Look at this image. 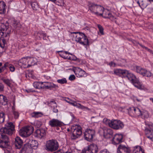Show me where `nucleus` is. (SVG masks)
Wrapping results in <instances>:
<instances>
[{"label":"nucleus","instance_id":"nucleus-24","mask_svg":"<svg viewBox=\"0 0 153 153\" xmlns=\"http://www.w3.org/2000/svg\"><path fill=\"white\" fill-rule=\"evenodd\" d=\"M15 143L16 148L20 149L23 144V141L20 137H17L15 138Z\"/></svg>","mask_w":153,"mask_h":153},{"label":"nucleus","instance_id":"nucleus-47","mask_svg":"<svg viewBox=\"0 0 153 153\" xmlns=\"http://www.w3.org/2000/svg\"><path fill=\"white\" fill-rule=\"evenodd\" d=\"M19 25V22L16 20H13V27L16 28Z\"/></svg>","mask_w":153,"mask_h":153},{"label":"nucleus","instance_id":"nucleus-64","mask_svg":"<svg viewBox=\"0 0 153 153\" xmlns=\"http://www.w3.org/2000/svg\"><path fill=\"white\" fill-rule=\"evenodd\" d=\"M12 109L13 112V111H15V108L14 106H13L12 107Z\"/></svg>","mask_w":153,"mask_h":153},{"label":"nucleus","instance_id":"nucleus-1","mask_svg":"<svg viewBox=\"0 0 153 153\" xmlns=\"http://www.w3.org/2000/svg\"><path fill=\"white\" fill-rule=\"evenodd\" d=\"M38 142L35 140H30L27 143L25 144L19 153H30L32 151V149H36L38 146Z\"/></svg>","mask_w":153,"mask_h":153},{"label":"nucleus","instance_id":"nucleus-53","mask_svg":"<svg viewBox=\"0 0 153 153\" xmlns=\"http://www.w3.org/2000/svg\"><path fill=\"white\" fill-rule=\"evenodd\" d=\"M4 85L0 82V92L3 91L4 90Z\"/></svg>","mask_w":153,"mask_h":153},{"label":"nucleus","instance_id":"nucleus-29","mask_svg":"<svg viewBox=\"0 0 153 153\" xmlns=\"http://www.w3.org/2000/svg\"><path fill=\"white\" fill-rule=\"evenodd\" d=\"M104 10L103 7L100 5H98L97 8L95 13V14L100 16H102Z\"/></svg>","mask_w":153,"mask_h":153},{"label":"nucleus","instance_id":"nucleus-23","mask_svg":"<svg viewBox=\"0 0 153 153\" xmlns=\"http://www.w3.org/2000/svg\"><path fill=\"white\" fill-rule=\"evenodd\" d=\"M35 133L36 134L35 136L39 138H42L46 135L45 130L42 128L37 129Z\"/></svg>","mask_w":153,"mask_h":153},{"label":"nucleus","instance_id":"nucleus-41","mask_svg":"<svg viewBox=\"0 0 153 153\" xmlns=\"http://www.w3.org/2000/svg\"><path fill=\"white\" fill-rule=\"evenodd\" d=\"M148 4L146 2V0H143L142 2H140V5H139V6L142 9H144V8H146Z\"/></svg>","mask_w":153,"mask_h":153},{"label":"nucleus","instance_id":"nucleus-30","mask_svg":"<svg viewBox=\"0 0 153 153\" xmlns=\"http://www.w3.org/2000/svg\"><path fill=\"white\" fill-rule=\"evenodd\" d=\"M59 54L62 58L65 59H68V55L70 54V53H68L65 51H59Z\"/></svg>","mask_w":153,"mask_h":153},{"label":"nucleus","instance_id":"nucleus-27","mask_svg":"<svg viewBox=\"0 0 153 153\" xmlns=\"http://www.w3.org/2000/svg\"><path fill=\"white\" fill-rule=\"evenodd\" d=\"M49 105L53 108V111L54 113H57L58 111L57 108V104L55 101H51L48 103Z\"/></svg>","mask_w":153,"mask_h":153},{"label":"nucleus","instance_id":"nucleus-3","mask_svg":"<svg viewBox=\"0 0 153 153\" xmlns=\"http://www.w3.org/2000/svg\"><path fill=\"white\" fill-rule=\"evenodd\" d=\"M103 122L106 124H108L110 127L116 130L122 128L124 126L123 122L120 120H111L105 119Z\"/></svg>","mask_w":153,"mask_h":153},{"label":"nucleus","instance_id":"nucleus-44","mask_svg":"<svg viewBox=\"0 0 153 153\" xmlns=\"http://www.w3.org/2000/svg\"><path fill=\"white\" fill-rule=\"evenodd\" d=\"M57 82L60 84H64L67 83V81L65 78H62L57 80Z\"/></svg>","mask_w":153,"mask_h":153},{"label":"nucleus","instance_id":"nucleus-42","mask_svg":"<svg viewBox=\"0 0 153 153\" xmlns=\"http://www.w3.org/2000/svg\"><path fill=\"white\" fill-rule=\"evenodd\" d=\"M97 27L101 35H104V29L103 27L100 25H97Z\"/></svg>","mask_w":153,"mask_h":153},{"label":"nucleus","instance_id":"nucleus-25","mask_svg":"<svg viewBox=\"0 0 153 153\" xmlns=\"http://www.w3.org/2000/svg\"><path fill=\"white\" fill-rule=\"evenodd\" d=\"M10 32L11 31L9 30L6 31H1L0 34L1 36V38L5 39L6 40H9Z\"/></svg>","mask_w":153,"mask_h":153},{"label":"nucleus","instance_id":"nucleus-38","mask_svg":"<svg viewBox=\"0 0 153 153\" xmlns=\"http://www.w3.org/2000/svg\"><path fill=\"white\" fill-rule=\"evenodd\" d=\"M8 41V40H6L5 39L1 38V40H0V46L2 48H4L7 42Z\"/></svg>","mask_w":153,"mask_h":153},{"label":"nucleus","instance_id":"nucleus-36","mask_svg":"<svg viewBox=\"0 0 153 153\" xmlns=\"http://www.w3.org/2000/svg\"><path fill=\"white\" fill-rule=\"evenodd\" d=\"M31 5L32 8L34 10H37L39 8L38 4L36 2H32Z\"/></svg>","mask_w":153,"mask_h":153},{"label":"nucleus","instance_id":"nucleus-26","mask_svg":"<svg viewBox=\"0 0 153 153\" xmlns=\"http://www.w3.org/2000/svg\"><path fill=\"white\" fill-rule=\"evenodd\" d=\"M145 131L147 137L153 141V130L146 129Z\"/></svg>","mask_w":153,"mask_h":153},{"label":"nucleus","instance_id":"nucleus-45","mask_svg":"<svg viewBox=\"0 0 153 153\" xmlns=\"http://www.w3.org/2000/svg\"><path fill=\"white\" fill-rule=\"evenodd\" d=\"M5 148V152L6 153H13V151L10 146H9V147Z\"/></svg>","mask_w":153,"mask_h":153},{"label":"nucleus","instance_id":"nucleus-4","mask_svg":"<svg viewBox=\"0 0 153 153\" xmlns=\"http://www.w3.org/2000/svg\"><path fill=\"white\" fill-rule=\"evenodd\" d=\"M15 126L13 123L12 122L7 123L5 125V126L1 128L0 130V134H6L11 135L14 132Z\"/></svg>","mask_w":153,"mask_h":153},{"label":"nucleus","instance_id":"nucleus-56","mask_svg":"<svg viewBox=\"0 0 153 153\" xmlns=\"http://www.w3.org/2000/svg\"><path fill=\"white\" fill-rule=\"evenodd\" d=\"M132 42L135 45L137 46L138 45H140V44L139 42L135 40H133Z\"/></svg>","mask_w":153,"mask_h":153},{"label":"nucleus","instance_id":"nucleus-15","mask_svg":"<svg viewBox=\"0 0 153 153\" xmlns=\"http://www.w3.org/2000/svg\"><path fill=\"white\" fill-rule=\"evenodd\" d=\"M42 89H51L53 88L57 89L58 86L53 83L49 82H42Z\"/></svg>","mask_w":153,"mask_h":153},{"label":"nucleus","instance_id":"nucleus-16","mask_svg":"<svg viewBox=\"0 0 153 153\" xmlns=\"http://www.w3.org/2000/svg\"><path fill=\"white\" fill-rule=\"evenodd\" d=\"M49 124L51 127H61L63 125V123L57 119H53L49 121Z\"/></svg>","mask_w":153,"mask_h":153},{"label":"nucleus","instance_id":"nucleus-31","mask_svg":"<svg viewBox=\"0 0 153 153\" xmlns=\"http://www.w3.org/2000/svg\"><path fill=\"white\" fill-rule=\"evenodd\" d=\"M6 5L4 2L0 1V14H4L5 12Z\"/></svg>","mask_w":153,"mask_h":153},{"label":"nucleus","instance_id":"nucleus-19","mask_svg":"<svg viewBox=\"0 0 153 153\" xmlns=\"http://www.w3.org/2000/svg\"><path fill=\"white\" fill-rule=\"evenodd\" d=\"M123 136L122 134H116L113 137L112 143L114 144H117L122 142Z\"/></svg>","mask_w":153,"mask_h":153},{"label":"nucleus","instance_id":"nucleus-14","mask_svg":"<svg viewBox=\"0 0 153 153\" xmlns=\"http://www.w3.org/2000/svg\"><path fill=\"white\" fill-rule=\"evenodd\" d=\"M136 71L137 73H139L143 76L148 77H150L152 75V73L150 72L147 71L140 66L136 67Z\"/></svg>","mask_w":153,"mask_h":153},{"label":"nucleus","instance_id":"nucleus-37","mask_svg":"<svg viewBox=\"0 0 153 153\" xmlns=\"http://www.w3.org/2000/svg\"><path fill=\"white\" fill-rule=\"evenodd\" d=\"M8 30L11 31L10 29L9 28L8 23L7 24V25L4 24L1 25V31H8Z\"/></svg>","mask_w":153,"mask_h":153},{"label":"nucleus","instance_id":"nucleus-63","mask_svg":"<svg viewBox=\"0 0 153 153\" xmlns=\"http://www.w3.org/2000/svg\"><path fill=\"white\" fill-rule=\"evenodd\" d=\"M42 35L44 37H46V33H42Z\"/></svg>","mask_w":153,"mask_h":153},{"label":"nucleus","instance_id":"nucleus-12","mask_svg":"<svg viewBox=\"0 0 153 153\" xmlns=\"http://www.w3.org/2000/svg\"><path fill=\"white\" fill-rule=\"evenodd\" d=\"M33 60L32 58L30 59H26L25 58H22L18 61V64L19 66L24 68H28L32 65L31 62Z\"/></svg>","mask_w":153,"mask_h":153},{"label":"nucleus","instance_id":"nucleus-21","mask_svg":"<svg viewBox=\"0 0 153 153\" xmlns=\"http://www.w3.org/2000/svg\"><path fill=\"white\" fill-rule=\"evenodd\" d=\"M103 136L106 138L111 137L113 134L112 130L110 128H105L103 129Z\"/></svg>","mask_w":153,"mask_h":153},{"label":"nucleus","instance_id":"nucleus-35","mask_svg":"<svg viewBox=\"0 0 153 153\" xmlns=\"http://www.w3.org/2000/svg\"><path fill=\"white\" fill-rule=\"evenodd\" d=\"M1 79L9 87H11L12 81V80L8 79H5L4 78H2Z\"/></svg>","mask_w":153,"mask_h":153},{"label":"nucleus","instance_id":"nucleus-32","mask_svg":"<svg viewBox=\"0 0 153 153\" xmlns=\"http://www.w3.org/2000/svg\"><path fill=\"white\" fill-rule=\"evenodd\" d=\"M89 9L92 13H95L97 8L98 5L93 3H90L89 5Z\"/></svg>","mask_w":153,"mask_h":153},{"label":"nucleus","instance_id":"nucleus-43","mask_svg":"<svg viewBox=\"0 0 153 153\" xmlns=\"http://www.w3.org/2000/svg\"><path fill=\"white\" fill-rule=\"evenodd\" d=\"M5 118V114L3 112L0 113V123H3Z\"/></svg>","mask_w":153,"mask_h":153},{"label":"nucleus","instance_id":"nucleus-40","mask_svg":"<svg viewBox=\"0 0 153 153\" xmlns=\"http://www.w3.org/2000/svg\"><path fill=\"white\" fill-rule=\"evenodd\" d=\"M42 115L41 112H34L31 114L32 117L35 118H37L41 117Z\"/></svg>","mask_w":153,"mask_h":153},{"label":"nucleus","instance_id":"nucleus-57","mask_svg":"<svg viewBox=\"0 0 153 153\" xmlns=\"http://www.w3.org/2000/svg\"><path fill=\"white\" fill-rule=\"evenodd\" d=\"M140 45L141 47L142 48H145L146 50L147 51H148V50L149 49L147 47L143 46V45H142L141 44H140Z\"/></svg>","mask_w":153,"mask_h":153},{"label":"nucleus","instance_id":"nucleus-50","mask_svg":"<svg viewBox=\"0 0 153 153\" xmlns=\"http://www.w3.org/2000/svg\"><path fill=\"white\" fill-rule=\"evenodd\" d=\"M10 65V64H9V63L7 62L4 64V65L3 66V67L5 70L7 69V67L9 68Z\"/></svg>","mask_w":153,"mask_h":153},{"label":"nucleus","instance_id":"nucleus-34","mask_svg":"<svg viewBox=\"0 0 153 153\" xmlns=\"http://www.w3.org/2000/svg\"><path fill=\"white\" fill-rule=\"evenodd\" d=\"M55 3L57 5L62 6L64 4V2L63 0H50Z\"/></svg>","mask_w":153,"mask_h":153},{"label":"nucleus","instance_id":"nucleus-10","mask_svg":"<svg viewBox=\"0 0 153 153\" xmlns=\"http://www.w3.org/2000/svg\"><path fill=\"white\" fill-rule=\"evenodd\" d=\"M95 134V132L94 129L87 128L84 133V137L86 140L91 141L93 140Z\"/></svg>","mask_w":153,"mask_h":153},{"label":"nucleus","instance_id":"nucleus-61","mask_svg":"<svg viewBox=\"0 0 153 153\" xmlns=\"http://www.w3.org/2000/svg\"><path fill=\"white\" fill-rule=\"evenodd\" d=\"M148 126L151 129H152V127L153 128V124H149Z\"/></svg>","mask_w":153,"mask_h":153},{"label":"nucleus","instance_id":"nucleus-52","mask_svg":"<svg viewBox=\"0 0 153 153\" xmlns=\"http://www.w3.org/2000/svg\"><path fill=\"white\" fill-rule=\"evenodd\" d=\"M76 78V77L74 75H71L70 76L69 78V79L71 81L74 80Z\"/></svg>","mask_w":153,"mask_h":153},{"label":"nucleus","instance_id":"nucleus-58","mask_svg":"<svg viewBox=\"0 0 153 153\" xmlns=\"http://www.w3.org/2000/svg\"><path fill=\"white\" fill-rule=\"evenodd\" d=\"M70 104L74 106H77V105L76 103L75 102H69Z\"/></svg>","mask_w":153,"mask_h":153},{"label":"nucleus","instance_id":"nucleus-49","mask_svg":"<svg viewBox=\"0 0 153 153\" xmlns=\"http://www.w3.org/2000/svg\"><path fill=\"white\" fill-rule=\"evenodd\" d=\"M13 114L14 115V117L15 119H17L19 117V113L17 111H13Z\"/></svg>","mask_w":153,"mask_h":153},{"label":"nucleus","instance_id":"nucleus-17","mask_svg":"<svg viewBox=\"0 0 153 153\" xmlns=\"http://www.w3.org/2000/svg\"><path fill=\"white\" fill-rule=\"evenodd\" d=\"M102 16L104 18H108L111 21L114 22L116 23H117L116 18L114 17L108 10L103 11Z\"/></svg>","mask_w":153,"mask_h":153},{"label":"nucleus","instance_id":"nucleus-55","mask_svg":"<svg viewBox=\"0 0 153 153\" xmlns=\"http://www.w3.org/2000/svg\"><path fill=\"white\" fill-rule=\"evenodd\" d=\"M109 65L110 66L115 67L116 65V64L115 63L113 62H111L109 63Z\"/></svg>","mask_w":153,"mask_h":153},{"label":"nucleus","instance_id":"nucleus-5","mask_svg":"<svg viewBox=\"0 0 153 153\" xmlns=\"http://www.w3.org/2000/svg\"><path fill=\"white\" fill-rule=\"evenodd\" d=\"M73 33L77 34L75 36V40L81 44L84 45H89V42L86 36L83 33L73 32Z\"/></svg>","mask_w":153,"mask_h":153},{"label":"nucleus","instance_id":"nucleus-8","mask_svg":"<svg viewBox=\"0 0 153 153\" xmlns=\"http://www.w3.org/2000/svg\"><path fill=\"white\" fill-rule=\"evenodd\" d=\"M59 146L58 142L56 140H50L47 141L46 145V150L51 152L57 150Z\"/></svg>","mask_w":153,"mask_h":153},{"label":"nucleus","instance_id":"nucleus-18","mask_svg":"<svg viewBox=\"0 0 153 153\" xmlns=\"http://www.w3.org/2000/svg\"><path fill=\"white\" fill-rule=\"evenodd\" d=\"M130 152L129 148L122 144L119 146L117 149V153H130Z\"/></svg>","mask_w":153,"mask_h":153},{"label":"nucleus","instance_id":"nucleus-11","mask_svg":"<svg viewBox=\"0 0 153 153\" xmlns=\"http://www.w3.org/2000/svg\"><path fill=\"white\" fill-rule=\"evenodd\" d=\"M1 137L0 138V147L4 148L7 147L9 143V139L6 135L3 134H0Z\"/></svg>","mask_w":153,"mask_h":153},{"label":"nucleus","instance_id":"nucleus-46","mask_svg":"<svg viewBox=\"0 0 153 153\" xmlns=\"http://www.w3.org/2000/svg\"><path fill=\"white\" fill-rule=\"evenodd\" d=\"M68 57V59L72 60H76V57L75 56L71 54L70 53V54L69 55Z\"/></svg>","mask_w":153,"mask_h":153},{"label":"nucleus","instance_id":"nucleus-39","mask_svg":"<svg viewBox=\"0 0 153 153\" xmlns=\"http://www.w3.org/2000/svg\"><path fill=\"white\" fill-rule=\"evenodd\" d=\"M33 85L34 87L36 89H42V82H35Z\"/></svg>","mask_w":153,"mask_h":153},{"label":"nucleus","instance_id":"nucleus-60","mask_svg":"<svg viewBox=\"0 0 153 153\" xmlns=\"http://www.w3.org/2000/svg\"><path fill=\"white\" fill-rule=\"evenodd\" d=\"M5 69L2 66V67L0 68V73L3 72Z\"/></svg>","mask_w":153,"mask_h":153},{"label":"nucleus","instance_id":"nucleus-22","mask_svg":"<svg viewBox=\"0 0 153 153\" xmlns=\"http://www.w3.org/2000/svg\"><path fill=\"white\" fill-rule=\"evenodd\" d=\"M114 74L122 77H124L125 74L127 73V70L121 69H114Z\"/></svg>","mask_w":153,"mask_h":153},{"label":"nucleus","instance_id":"nucleus-54","mask_svg":"<svg viewBox=\"0 0 153 153\" xmlns=\"http://www.w3.org/2000/svg\"><path fill=\"white\" fill-rule=\"evenodd\" d=\"M99 153H110L109 151L106 149H104L101 151Z\"/></svg>","mask_w":153,"mask_h":153},{"label":"nucleus","instance_id":"nucleus-2","mask_svg":"<svg viewBox=\"0 0 153 153\" xmlns=\"http://www.w3.org/2000/svg\"><path fill=\"white\" fill-rule=\"evenodd\" d=\"M127 74H125L124 77H127L128 79L131 83L138 89L143 90L144 88V86L141 84L139 80L136 78V76L133 74L129 73L127 71Z\"/></svg>","mask_w":153,"mask_h":153},{"label":"nucleus","instance_id":"nucleus-28","mask_svg":"<svg viewBox=\"0 0 153 153\" xmlns=\"http://www.w3.org/2000/svg\"><path fill=\"white\" fill-rule=\"evenodd\" d=\"M7 104V97L2 94H0V104L5 105Z\"/></svg>","mask_w":153,"mask_h":153},{"label":"nucleus","instance_id":"nucleus-9","mask_svg":"<svg viewBox=\"0 0 153 153\" xmlns=\"http://www.w3.org/2000/svg\"><path fill=\"white\" fill-rule=\"evenodd\" d=\"M33 130V127L32 126L24 127L20 130L19 134L22 137H27L32 134Z\"/></svg>","mask_w":153,"mask_h":153},{"label":"nucleus","instance_id":"nucleus-13","mask_svg":"<svg viewBox=\"0 0 153 153\" xmlns=\"http://www.w3.org/2000/svg\"><path fill=\"white\" fill-rule=\"evenodd\" d=\"M98 148L97 144H92L89 145L87 149H84L82 153H97Z\"/></svg>","mask_w":153,"mask_h":153},{"label":"nucleus","instance_id":"nucleus-51","mask_svg":"<svg viewBox=\"0 0 153 153\" xmlns=\"http://www.w3.org/2000/svg\"><path fill=\"white\" fill-rule=\"evenodd\" d=\"M9 68L10 71L12 72H13L15 69L14 66L11 64H10Z\"/></svg>","mask_w":153,"mask_h":153},{"label":"nucleus","instance_id":"nucleus-59","mask_svg":"<svg viewBox=\"0 0 153 153\" xmlns=\"http://www.w3.org/2000/svg\"><path fill=\"white\" fill-rule=\"evenodd\" d=\"M135 1L137 2V3L139 4V5H140V3L141 2H142L143 1V0H135Z\"/></svg>","mask_w":153,"mask_h":153},{"label":"nucleus","instance_id":"nucleus-62","mask_svg":"<svg viewBox=\"0 0 153 153\" xmlns=\"http://www.w3.org/2000/svg\"><path fill=\"white\" fill-rule=\"evenodd\" d=\"M149 52H150L151 53L153 54V51L150 50V49H149L148 50V51Z\"/></svg>","mask_w":153,"mask_h":153},{"label":"nucleus","instance_id":"nucleus-33","mask_svg":"<svg viewBox=\"0 0 153 153\" xmlns=\"http://www.w3.org/2000/svg\"><path fill=\"white\" fill-rule=\"evenodd\" d=\"M133 153H144L143 150L140 146H136L133 150Z\"/></svg>","mask_w":153,"mask_h":153},{"label":"nucleus","instance_id":"nucleus-6","mask_svg":"<svg viewBox=\"0 0 153 153\" xmlns=\"http://www.w3.org/2000/svg\"><path fill=\"white\" fill-rule=\"evenodd\" d=\"M82 128L79 125L73 126L71 128L72 134L71 138L72 140H75L80 136L82 134Z\"/></svg>","mask_w":153,"mask_h":153},{"label":"nucleus","instance_id":"nucleus-20","mask_svg":"<svg viewBox=\"0 0 153 153\" xmlns=\"http://www.w3.org/2000/svg\"><path fill=\"white\" fill-rule=\"evenodd\" d=\"M74 71L76 76L79 77L84 76L86 73L85 71L78 67L75 68L74 70Z\"/></svg>","mask_w":153,"mask_h":153},{"label":"nucleus","instance_id":"nucleus-48","mask_svg":"<svg viewBox=\"0 0 153 153\" xmlns=\"http://www.w3.org/2000/svg\"><path fill=\"white\" fill-rule=\"evenodd\" d=\"M77 106L78 108H80L82 109H88V108L87 107H85L82 105L80 103H78L77 104Z\"/></svg>","mask_w":153,"mask_h":153},{"label":"nucleus","instance_id":"nucleus-7","mask_svg":"<svg viewBox=\"0 0 153 153\" xmlns=\"http://www.w3.org/2000/svg\"><path fill=\"white\" fill-rule=\"evenodd\" d=\"M128 112L131 116L138 117L143 115L145 116V114H147V116H146V117H147L149 116L147 111L142 112L139 108L134 107L130 108L128 110Z\"/></svg>","mask_w":153,"mask_h":153}]
</instances>
